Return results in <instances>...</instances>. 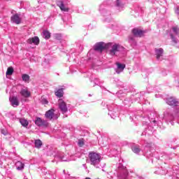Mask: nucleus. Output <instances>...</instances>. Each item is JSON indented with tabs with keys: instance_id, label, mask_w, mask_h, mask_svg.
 <instances>
[{
	"instance_id": "obj_1",
	"label": "nucleus",
	"mask_w": 179,
	"mask_h": 179,
	"mask_svg": "<svg viewBox=\"0 0 179 179\" xmlns=\"http://www.w3.org/2000/svg\"><path fill=\"white\" fill-rule=\"evenodd\" d=\"M90 160L92 166H96L100 163V155L94 152H90L89 153Z\"/></svg>"
},
{
	"instance_id": "obj_2",
	"label": "nucleus",
	"mask_w": 179,
	"mask_h": 179,
	"mask_svg": "<svg viewBox=\"0 0 179 179\" xmlns=\"http://www.w3.org/2000/svg\"><path fill=\"white\" fill-rule=\"evenodd\" d=\"M106 48H108V45L103 42L97 43L94 46V50L95 51H99V52H103V50H106Z\"/></svg>"
},
{
	"instance_id": "obj_3",
	"label": "nucleus",
	"mask_w": 179,
	"mask_h": 179,
	"mask_svg": "<svg viewBox=\"0 0 179 179\" xmlns=\"http://www.w3.org/2000/svg\"><path fill=\"white\" fill-rule=\"evenodd\" d=\"M59 108L61 110L63 114H65L68 111V107H66V103L62 101V99H59Z\"/></svg>"
},
{
	"instance_id": "obj_4",
	"label": "nucleus",
	"mask_w": 179,
	"mask_h": 179,
	"mask_svg": "<svg viewBox=\"0 0 179 179\" xmlns=\"http://www.w3.org/2000/svg\"><path fill=\"white\" fill-rule=\"evenodd\" d=\"M167 104L169 106H173L174 107H177L179 104L178 99L174 98V97H170L167 99L166 101Z\"/></svg>"
},
{
	"instance_id": "obj_5",
	"label": "nucleus",
	"mask_w": 179,
	"mask_h": 179,
	"mask_svg": "<svg viewBox=\"0 0 179 179\" xmlns=\"http://www.w3.org/2000/svg\"><path fill=\"white\" fill-rule=\"evenodd\" d=\"M57 6H59L60 10H62V12H69V8L65 6V4L64 3V1H58L57 2Z\"/></svg>"
},
{
	"instance_id": "obj_6",
	"label": "nucleus",
	"mask_w": 179,
	"mask_h": 179,
	"mask_svg": "<svg viewBox=\"0 0 179 179\" xmlns=\"http://www.w3.org/2000/svg\"><path fill=\"white\" fill-rule=\"evenodd\" d=\"M28 44H34L35 45H38L40 44V38L38 36H34L33 38H30L27 41Z\"/></svg>"
},
{
	"instance_id": "obj_7",
	"label": "nucleus",
	"mask_w": 179,
	"mask_h": 179,
	"mask_svg": "<svg viewBox=\"0 0 179 179\" xmlns=\"http://www.w3.org/2000/svg\"><path fill=\"white\" fill-rule=\"evenodd\" d=\"M11 22L15 23V24H20L22 22V18L19 16V14H15L11 17Z\"/></svg>"
},
{
	"instance_id": "obj_8",
	"label": "nucleus",
	"mask_w": 179,
	"mask_h": 179,
	"mask_svg": "<svg viewBox=\"0 0 179 179\" xmlns=\"http://www.w3.org/2000/svg\"><path fill=\"white\" fill-rule=\"evenodd\" d=\"M36 125H38V127H43V126H47L48 125V123L45 120H43L40 117H37L36 120L35 121Z\"/></svg>"
},
{
	"instance_id": "obj_9",
	"label": "nucleus",
	"mask_w": 179,
	"mask_h": 179,
	"mask_svg": "<svg viewBox=\"0 0 179 179\" xmlns=\"http://www.w3.org/2000/svg\"><path fill=\"white\" fill-rule=\"evenodd\" d=\"M54 113H55V110L54 109L48 110L45 114V118L48 120H52V118H54Z\"/></svg>"
},
{
	"instance_id": "obj_10",
	"label": "nucleus",
	"mask_w": 179,
	"mask_h": 179,
	"mask_svg": "<svg viewBox=\"0 0 179 179\" xmlns=\"http://www.w3.org/2000/svg\"><path fill=\"white\" fill-rule=\"evenodd\" d=\"M132 33L136 37H142V36L145 34V31H142L139 29H134L132 30Z\"/></svg>"
},
{
	"instance_id": "obj_11",
	"label": "nucleus",
	"mask_w": 179,
	"mask_h": 179,
	"mask_svg": "<svg viewBox=\"0 0 179 179\" xmlns=\"http://www.w3.org/2000/svg\"><path fill=\"white\" fill-rule=\"evenodd\" d=\"M120 51V45L118 44H114L112 46V49L110 51V55H115L116 52H118Z\"/></svg>"
},
{
	"instance_id": "obj_12",
	"label": "nucleus",
	"mask_w": 179,
	"mask_h": 179,
	"mask_svg": "<svg viewBox=\"0 0 179 179\" xmlns=\"http://www.w3.org/2000/svg\"><path fill=\"white\" fill-rule=\"evenodd\" d=\"M163 49L159 48L155 50L156 55H157V59H159L160 57L163 56Z\"/></svg>"
},
{
	"instance_id": "obj_13",
	"label": "nucleus",
	"mask_w": 179,
	"mask_h": 179,
	"mask_svg": "<svg viewBox=\"0 0 179 179\" xmlns=\"http://www.w3.org/2000/svg\"><path fill=\"white\" fill-rule=\"evenodd\" d=\"M20 94H22V96H23V97H30V96H31L30 92L27 91V90H21Z\"/></svg>"
},
{
	"instance_id": "obj_14",
	"label": "nucleus",
	"mask_w": 179,
	"mask_h": 179,
	"mask_svg": "<svg viewBox=\"0 0 179 179\" xmlns=\"http://www.w3.org/2000/svg\"><path fill=\"white\" fill-rule=\"evenodd\" d=\"M10 100L12 106H19V101L16 96H13Z\"/></svg>"
},
{
	"instance_id": "obj_15",
	"label": "nucleus",
	"mask_w": 179,
	"mask_h": 179,
	"mask_svg": "<svg viewBox=\"0 0 179 179\" xmlns=\"http://www.w3.org/2000/svg\"><path fill=\"white\" fill-rule=\"evenodd\" d=\"M55 96H57V97H63L64 96V89L61 88L59 89L57 92H55Z\"/></svg>"
},
{
	"instance_id": "obj_16",
	"label": "nucleus",
	"mask_w": 179,
	"mask_h": 179,
	"mask_svg": "<svg viewBox=\"0 0 179 179\" xmlns=\"http://www.w3.org/2000/svg\"><path fill=\"white\" fill-rule=\"evenodd\" d=\"M13 72H14V69H13V67L12 66H10L7 69V71L6 73V75L7 76H10L12 75H13Z\"/></svg>"
},
{
	"instance_id": "obj_17",
	"label": "nucleus",
	"mask_w": 179,
	"mask_h": 179,
	"mask_svg": "<svg viewBox=\"0 0 179 179\" xmlns=\"http://www.w3.org/2000/svg\"><path fill=\"white\" fill-rule=\"evenodd\" d=\"M116 65L117 66V69H119V71H120L121 72H122V71H124V69H125V64H121L120 62H116Z\"/></svg>"
},
{
	"instance_id": "obj_18",
	"label": "nucleus",
	"mask_w": 179,
	"mask_h": 179,
	"mask_svg": "<svg viewBox=\"0 0 179 179\" xmlns=\"http://www.w3.org/2000/svg\"><path fill=\"white\" fill-rule=\"evenodd\" d=\"M43 37L46 39L48 40V38H51V34L48 31H43Z\"/></svg>"
},
{
	"instance_id": "obj_19",
	"label": "nucleus",
	"mask_w": 179,
	"mask_h": 179,
	"mask_svg": "<svg viewBox=\"0 0 179 179\" xmlns=\"http://www.w3.org/2000/svg\"><path fill=\"white\" fill-rule=\"evenodd\" d=\"M35 146L38 149H40V148H41V146H43V142L41 141V140H40V139L36 140L35 141Z\"/></svg>"
},
{
	"instance_id": "obj_20",
	"label": "nucleus",
	"mask_w": 179,
	"mask_h": 179,
	"mask_svg": "<svg viewBox=\"0 0 179 179\" xmlns=\"http://www.w3.org/2000/svg\"><path fill=\"white\" fill-rule=\"evenodd\" d=\"M20 122L22 125V127H27V125H29V122L26 119H20Z\"/></svg>"
},
{
	"instance_id": "obj_21",
	"label": "nucleus",
	"mask_w": 179,
	"mask_h": 179,
	"mask_svg": "<svg viewBox=\"0 0 179 179\" xmlns=\"http://www.w3.org/2000/svg\"><path fill=\"white\" fill-rule=\"evenodd\" d=\"M22 80H24V82H29V80H30V76L27 74H23Z\"/></svg>"
},
{
	"instance_id": "obj_22",
	"label": "nucleus",
	"mask_w": 179,
	"mask_h": 179,
	"mask_svg": "<svg viewBox=\"0 0 179 179\" xmlns=\"http://www.w3.org/2000/svg\"><path fill=\"white\" fill-rule=\"evenodd\" d=\"M17 164H19V166H17V170H22L24 168V164L22 163L21 162H18Z\"/></svg>"
},
{
	"instance_id": "obj_23",
	"label": "nucleus",
	"mask_w": 179,
	"mask_h": 179,
	"mask_svg": "<svg viewBox=\"0 0 179 179\" xmlns=\"http://www.w3.org/2000/svg\"><path fill=\"white\" fill-rule=\"evenodd\" d=\"M132 150L134 153H139V152H141V150L138 147H134Z\"/></svg>"
},
{
	"instance_id": "obj_24",
	"label": "nucleus",
	"mask_w": 179,
	"mask_h": 179,
	"mask_svg": "<svg viewBox=\"0 0 179 179\" xmlns=\"http://www.w3.org/2000/svg\"><path fill=\"white\" fill-rule=\"evenodd\" d=\"M78 146L82 148V146H83V145H85V141H83V139H80V140H78Z\"/></svg>"
},
{
	"instance_id": "obj_25",
	"label": "nucleus",
	"mask_w": 179,
	"mask_h": 179,
	"mask_svg": "<svg viewBox=\"0 0 179 179\" xmlns=\"http://www.w3.org/2000/svg\"><path fill=\"white\" fill-rule=\"evenodd\" d=\"M173 30L174 33H176V34H178V33H179V29H178V27H173Z\"/></svg>"
},
{
	"instance_id": "obj_26",
	"label": "nucleus",
	"mask_w": 179,
	"mask_h": 179,
	"mask_svg": "<svg viewBox=\"0 0 179 179\" xmlns=\"http://www.w3.org/2000/svg\"><path fill=\"white\" fill-rule=\"evenodd\" d=\"M175 12H176V13H177L178 15H179V7L176 8Z\"/></svg>"
},
{
	"instance_id": "obj_27",
	"label": "nucleus",
	"mask_w": 179,
	"mask_h": 179,
	"mask_svg": "<svg viewBox=\"0 0 179 179\" xmlns=\"http://www.w3.org/2000/svg\"><path fill=\"white\" fill-rule=\"evenodd\" d=\"M117 6H120V1H118V0L117 1Z\"/></svg>"
},
{
	"instance_id": "obj_28",
	"label": "nucleus",
	"mask_w": 179,
	"mask_h": 179,
	"mask_svg": "<svg viewBox=\"0 0 179 179\" xmlns=\"http://www.w3.org/2000/svg\"><path fill=\"white\" fill-rule=\"evenodd\" d=\"M55 37H61V35L56 34V35H55Z\"/></svg>"
},
{
	"instance_id": "obj_29",
	"label": "nucleus",
	"mask_w": 179,
	"mask_h": 179,
	"mask_svg": "<svg viewBox=\"0 0 179 179\" xmlns=\"http://www.w3.org/2000/svg\"><path fill=\"white\" fill-rule=\"evenodd\" d=\"M45 104H48V101L47 100H45Z\"/></svg>"
},
{
	"instance_id": "obj_30",
	"label": "nucleus",
	"mask_w": 179,
	"mask_h": 179,
	"mask_svg": "<svg viewBox=\"0 0 179 179\" xmlns=\"http://www.w3.org/2000/svg\"><path fill=\"white\" fill-rule=\"evenodd\" d=\"M171 38H174V36H173V34H171Z\"/></svg>"
},
{
	"instance_id": "obj_31",
	"label": "nucleus",
	"mask_w": 179,
	"mask_h": 179,
	"mask_svg": "<svg viewBox=\"0 0 179 179\" xmlns=\"http://www.w3.org/2000/svg\"><path fill=\"white\" fill-rule=\"evenodd\" d=\"M85 179H92V178H85Z\"/></svg>"
},
{
	"instance_id": "obj_32",
	"label": "nucleus",
	"mask_w": 179,
	"mask_h": 179,
	"mask_svg": "<svg viewBox=\"0 0 179 179\" xmlns=\"http://www.w3.org/2000/svg\"><path fill=\"white\" fill-rule=\"evenodd\" d=\"M2 134H5V131H2Z\"/></svg>"
},
{
	"instance_id": "obj_33",
	"label": "nucleus",
	"mask_w": 179,
	"mask_h": 179,
	"mask_svg": "<svg viewBox=\"0 0 179 179\" xmlns=\"http://www.w3.org/2000/svg\"><path fill=\"white\" fill-rule=\"evenodd\" d=\"M2 134H5V131H2Z\"/></svg>"
},
{
	"instance_id": "obj_34",
	"label": "nucleus",
	"mask_w": 179,
	"mask_h": 179,
	"mask_svg": "<svg viewBox=\"0 0 179 179\" xmlns=\"http://www.w3.org/2000/svg\"><path fill=\"white\" fill-rule=\"evenodd\" d=\"M2 134H5V131H2Z\"/></svg>"
}]
</instances>
